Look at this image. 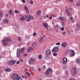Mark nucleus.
<instances>
[{
    "mask_svg": "<svg viewBox=\"0 0 80 80\" xmlns=\"http://www.w3.org/2000/svg\"><path fill=\"white\" fill-rule=\"evenodd\" d=\"M25 50V48H22L20 50V49H18L17 50V53H22L23 51Z\"/></svg>",
    "mask_w": 80,
    "mask_h": 80,
    "instance_id": "4",
    "label": "nucleus"
},
{
    "mask_svg": "<svg viewBox=\"0 0 80 80\" xmlns=\"http://www.w3.org/2000/svg\"><path fill=\"white\" fill-rule=\"evenodd\" d=\"M65 74L66 75H68L69 74V72L68 71H66L65 72Z\"/></svg>",
    "mask_w": 80,
    "mask_h": 80,
    "instance_id": "23",
    "label": "nucleus"
},
{
    "mask_svg": "<svg viewBox=\"0 0 80 80\" xmlns=\"http://www.w3.org/2000/svg\"><path fill=\"white\" fill-rule=\"evenodd\" d=\"M35 61V59L32 58L30 59L28 61V63L29 64H32L33 62Z\"/></svg>",
    "mask_w": 80,
    "mask_h": 80,
    "instance_id": "9",
    "label": "nucleus"
},
{
    "mask_svg": "<svg viewBox=\"0 0 80 80\" xmlns=\"http://www.w3.org/2000/svg\"><path fill=\"white\" fill-rule=\"evenodd\" d=\"M18 53H17V57H18V58H20V55Z\"/></svg>",
    "mask_w": 80,
    "mask_h": 80,
    "instance_id": "28",
    "label": "nucleus"
},
{
    "mask_svg": "<svg viewBox=\"0 0 80 80\" xmlns=\"http://www.w3.org/2000/svg\"><path fill=\"white\" fill-rule=\"evenodd\" d=\"M46 17H47V18H48V15H47Z\"/></svg>",
    "mask_w": 80,
    "mask_h": 80,
    "instance_id": "63",
    "label": "nucleus"
},
{
    "mask_svg": "<svg viewBox=\"0 0 80 80\" xmlns=\"http://www.w3.org/2000/svg\"><path fill=\"white\" fill-rule=\"evenodd\" d=\"M12 10H10L9 11V14L11 15V14H12Z\"/></svg>",
    "mask_w": 80,
    "mask_h": 80,
    "instance_id": "37",
    "label": "nucleus"
},
{
    "mask_svg": "<svg viewBox=\"0 0 80 80\" xmlns=\"http://www.w3.org/2000/svg\"><path fill=\"white\" fill-rule=\"evenodd\" d=\"M17 64H19V63H20V62L19 61H17Z\"/></svg>",
    "mask_w": 80,
    "mask_h": 80,
    "instance_id": "57",
    "label": "nucleus"
},
{
    "mask_svg": "<svg viewBox=\"0 0 80 80\" xmlns=\"http://www.w3.org/2000/svg\"><path fill=\"white\" fill-rule=\"evenodd\" d=\"M26 12L27 13H29V11L28 10V9L26 10Z\"/></svg>",
    "mask_w": 80,
    "mask_h": 80,
    "instance_id": "52",
    "label": "nucleus"
},
{
    "mask_svg": "<svg viewBox=\"0 0 80 80\" xmlns=\"http://www.w3.org/2000/svg\"><path fill=\"white\" fill-rule=\"evenodd\" d=\"M69 53H70V51H69V50L68 49L66 51V52L64 54L68 55V54H69Z\"/></svg>",
    "mask_w": 80,
    "mask_h": 80,
    "instance_id": "16",
    "label": "nucleus"
},
{
    "mask_svg": "<svg viewBox=\"0 0 80 80\" xmlns=\"http://www.w3.org/2000/svg\"><path fill=\"white\" fill-rule=\"evenodd\" d=\"M30 3L31 4H33V1L32 0H30Z\"/></svg>",
    "mask_w": 80,
    "mask_h": 80,
    "instance_id": "42",
    "label": "nucleus"
},
{
    "mask_svg": "<svg viewBox=\"0 0 80 80\" xmlns=\"http://www.w3.org/2000/svg\"><path fill=\"white\" fill-rule=\"evenodd\" d=\"M62 47H63L64 48V47H67V44H66V43H63L62 44Z\"/></svg>",
    "mask_w": 80,
    "mask_h": 80,
    "instance_id": "18",
    "label": "nucleus"
},
{
    "mask_svg": "<svg viewBox=\"0 0 80 80\" xmlns=\"http://www.w3.org/2000/svg\"><path fill=\"white\" fill-rule=\"evenodd\" d=\"M59 27V25L57 24L54 27V28H57V27Z\"/></svg>",
    "mask_w": 80,
    "mask_h": 80,
    "instance_id": "30",
    "label": "nucleus"
},
{
    "mask_svg": "<svg viewBox=\"0 0 80 80\" xmlns=\"http://www.w3.org/2000/svg\"><path fill=\"white\" fill-rule=\"evenodd\" d=\"M15 63H16V60L12 61L11 62V65H13V64H14Z\"/></svg>",
    "mask_w": 80,
    "mask_h": 80,
    "instance_id": "22",
    "label": "nucleus"
},
{
    "mask_svg": "<svg viewBox=\"0 0 80 80\" xmlns=\"http://www.w3.org/2000/svg\"><path fill=\"white\" fill-rule=\"evenodd\" d=\"M29 17L30 18V19H31V20H33L34 18L32 16H30Z\"/></svg>",
    "mask_w": 80,
    "mask_h": 80,
    "instance_id": "29",
    "label": "nucleus"
},
{
    "mask_svg": "<svg viewBox=\"0 0 80 80\" xmlns=\"http://www.w3.org/2000/svg\"><path fill=\"white\" fill-rule=\"evenodd\" d=\"M20 20L21 21H22V20H25V18H24L23 16H22V18H20Z\"/></svg>",
    "mask_w": 80,
    "mask_h": 80,
    "instance_id": "20",
    "label": "nucleus"
},
{
    "mask_svg": "<svg viewBox=\"0 0 80 80\" xmlns=\"http://www.w3.org/2000/svg\"><path fill=\"white\" fill-rule=\"evenodd\" d=\"M61 30H62V31H63V30H64V28L63 27L61 28Z\"/></svg>",
    "mask_w": 80,
    "mask_h": 80,
    "instance_id": "45",
    "label": "nucleus"
},
{
    "mask_svg": "<svg viewBox=\"0 0 80 80\" xmlns=\"http://www.w3.org/2000/svg\"><path fill=\"white\" fill-rule=\"evenodd\" d=\"M40 69H41V68H38V71H40Z\"/></svg>",
    "mask_w": 80,
    "mask_h": 80,
    "instance_id": "54",
    "label": "nucleus"
},
{
    "mask_svg": "<svg viewBox=\"0 0 80 80\" xmlns=\"http://www.w3.org/2000/svg\"><path fill=\"white\" fill-rule=\"evenodd\" d=\"M30 70H33V68H32V67H30Z\"/></svg>",
    "mask_w": 80,
    "mask_h": 80,
    "instance_id": "61",
    "label": "nucleus"
},
{
    "mask_svg": "<svg viewBox=\"0 0 80 80\" xmlns=\"http://www.w3.org/2000/svg\"><path fill=\"white\" fill-rule=\"evenodd\" d=\"M56 16V15L55 14H53L52 15V17H53V18L55 17Z\"/></svg>",
    "mask_w": 80,
    "mask_h": 80,
    "instance_id": "53",
    "label": "nucleus"
},
{
    "mask_svg": "<svg viewBox=\"0 0 80 80\" xmlns=\"http://www.w3.org/2000/svg\"><path fill=\"white\" fill-rule=\"evenodd\" d=\"M66 13H67V15L68 17H71V16H72V15L71 14L70 12L68 11V12H66Z\"/></svg>",
    "mask_w": 80,
    "mask_h": 80,
    "instance_id": "14",
    "label": "nucleus"
},
{
    "mask_svg": "<svg viewBox=\"0 0 80 80\" xmlns=\"http://www.w3.org/2000/svg\"><path fill=\"white\" fill-rule=\"evenodd\" d=\"M12 78L14 80H22V77L19 76L18 75L14 73L12 75Z\"/></svg>",
    "mask_w": 80,
    "mask_h": 80,
    "instance_id": "1",
    "label": "nucleus"
},
{
    "mask_svg": "<svg viewBox=\"0 0 80 80\" xmlns=\"http://www.w3.org/2000/svg\"><path fill=\"white\" fill-rule=\"evenodd\" d=\"M73 18L72 17H71V18H70V19L71 20H73Z\"/></svg>",
    "mask_w": 80,
    "mask_h": 80,
    "instance_id": "50",
    "label": "nucleus"
},
{
    "mask_svg": "<svg viewBox=\"0 0 80 80\" xmlns=\"http://www.w3.org/2000/svg\"><path fill=\"white\" fill-rule=\"evenodd\" d=\"M43 68H46V66H45V65H44V66H43Z\"/></svg>",
    "mask_w": 80,
    "mask_h": 80,
    "instance_id": "58",
    "label": "nucleus"
},
{
    "mask_svg": "<svg viewBox=\"0 0 80 80\" xmlns=\"http://www.w3.org/2000/svg\"><path fill=\"white\" fill-rule=\"evenodd\" d=\"M57 55V54L56 53H53V55L54 56H56V55Z\"/></svg>",
    "mask_w": 80,
    "mask_h": 80,
    "instance_id": "46",
    "label": "nucleus"
},
{
    "mask_svg": "<svg viewBox=\"0 0 80 80\" xmlns=\"http://www.w3.org/2000/svg\"><path fill=\"white\" fill-rule=\"evenodd\" d=\"M27 20L28 22H29V21L30 20V18L29 17L28 18H27Z\"/></svg>",
    "mask_w": 80,
    "mask_h": 80,
    "instance_id": "39",
    "label": "nucleus"
},
{
    "mask_svg": "<svg viewBox=\"0 0 80 80\" xmlns=\"http://www.w3.org/2000/svg\"><path fill=\"white\" fill-rule=\"evenodd\" d=\"M11 62L9 61L8 62V63L9 65H12V64H11Z\"/></svg>",
    "mask_w": 80,
    "mask_h": 80,
    "instance_id": "32",
    "label": "nucleus"
},
{
    "mask_svg": "<svg viewBox=\"0 0 80 80\" xmlns=\"http://www.w3.org/2000/svg\"><path fill=\"white\" fill-rule=\"evenodd\" d=\"M52 17H50L49 18V19H50V20H51V19H52Z\"/></svg>",
    "mask_w": 80,
    "mask_h": 80,
    "instance_id": "60",
    "label": "nucleus"
},
{
    "mask_svg": "<svg viewBox=\"0 0 80 80\" xmlns=\"http://www.w3.org/2000/svg\"><path fill=\"white\" fill-rule=\"evenodd\" d=\"M76 68L74 67L72 68V75H75V73H76Z\"/></svg>",
    "mask_w": 80,
    "mask_h": 80,
    "instance_id": "6",
    "label": "nucleus"
},
{
    "mask_svg": "<svg viewBox=\"0 0 80 80\" xmlns=\"http://www.w3.org/2000/svg\"><path fill=\"white\" fill-rule=\"evenodd\" d=\"M67 63V59L65 58H63L62 59V63L63 64H66Z\"/></svg>",
    "mask_w": 80,
    "mask_h": 80,
    "instance_id": "8",
    "label": "nucleus"
},
{
    "mask_svg": "<svg viewBox=\"0 0 80 80\" xmlns=\"http://www.w3.org/2000/svg\"><path fill=\"white\" fill-rule=\"evenodd\" d=\"M6 72H10V69L8 68L7 69H6Z\"/></svg>",
    "mask_w": 80,
    "mask_h": 80,
    "instance_id": "27",
    "label": "nucleus"
},
{
    "mask_svg": "<svg viewBox=\"0 0 80 80\" xmlns=\"http://www.w3.org/2000/svg\"><path fill=\"white\" fill-rule=\"evenodd\" d=\"M62 25L63 27H64V26H65V23H64V22L62 23Z\"/></svg>",
    "mask_w": 80,
    "mask_h": 80,
    "instance_id": "49",
    "label": "nucleus"
},
{
    "mask_svg": "<svg viewBox=\"0 0 80 80\" xmlns=\"http://www.w3.org/2000/svg\"><path fill=\"white\" fill-rule=\"evenodd\" d=\"M43 37H42L39 40V42L40 43H42V42H43Z\"/></svg>",
    "mask_w": 80,
    "mask_h": 80,
    "instance_id": "13",
    "label": "nucleus"
},
{
    "mask_svg": "<svg viewBox=\"0 0 80 80\" xmlns=\"http://www.w3.org/2000/svg\"><path fill=\"white\" fill-rule=\"evenodd\" d=\"M36 35H37V33L36 32L34 33L33 34V36L35 37V36H36Z\"/></svg>",
    "mask_w": 80,
    "mask_h": 80,
    "instance_id": "41",
    "label": "nucleus"
},
{
    "mask_svg": "<svg viewBox=\"0 0 80 80\" xmlns=\"http://www.w3.org/2000/svg\"><path fill=\"white\" fill-rule=\"evenodd\" d=\"M45 58H46V59H48V56H46L45 57Z\"/></svg>",
    "mask_w": 80,
    "mask_h": 80,
    "instance_id": "59",
    "label": "nucleus"
},
{
    "mask_svg": "<svg viewBox=\"0 0 80 80\" xmlns=\"http://www.w3.org/2000/svg\"><path fill=\"white\" fill-rule=\"evenodd\" d=\"M26 75H30V73H29L28 72H26Z\"/></svg>",
    "mask_w": 80,
    "mask_h": 80,
    "instance_id": "31",
    "label": "nucleus"
},
{
    "mask_svg": "<svg viewBox=\"0 0 80 80\" xmlns=\"http://www.w3.org/2000/svg\"><path fill=\"white\" fill-rule=\"evenodd\" d=\"M59 50V48L57 47H54L53 49L52 50V52H57Z\"/></svg>",
    "mask_w": 80,
    "mask_h": 80,
    "instance_id": "5",
    "label": "nucleus"
},
{
    "mask_svg": "<svg viewBox=\"0 0 80 80\" xmlns=\"http://www.w3.org/2000/svg\"><path fill=\"white\" fill-rule=\"evenodd\" d=\"M24 9L26 10H28V7H27V6L25 5L24 6Z\"/></svg>",
    "mask_w": 80,
    "mask_h": 80,
    "instance_id": "33",
    "label": "nucleus"
},
{
    "mask_svg": "<svg viewBox=\"0 0 80 80\" xmlns=\"http://www.w3.org/2000/svg\"><path fill=\"white\" fill-rule=\"evenodd\" d=\"M28 39H30V37H28Z\"/></svg>",
    "mask_w": 80,
    "mask_h": 80,
    "instance_id": "64",
    "label": "nucleus"
},
{
    "mask_svg": "<svg viewBox=\"0 0 80 80\" xmlns=\"http://www.w3.org/2000/svg\"><path fill=\"white\" fill-rule=\"evenodd\" d=\"M71 56L73 57V56L75 55V51H74V50H71Z\"/></svg>",
    "mask_w": 80,
    "mask_h": 80,
    "instance_id": "12",
    "label": "nucleus"
},
{
    "mask_svg": "<svg viewBox=\"0 0 80 80\" xmlns=\"http://www.w3.org/2000/svg\"><path fill=\"white\" fill-rule=\"evenodd\" d=\"M37 45V43L36 42H34L32 44V46L33 48L35 47H36V46Z\"/></svg>",
    "mask_w": 80,
    "mask_h": 80,
    "instance_id": "21",
    "label": "nucleus"
},
{
    "mask_svg": "<svg viewBox=\"0 0 80 80\" xmlns=\"http://www.w3.org/2000/svg\"><path fill=\"white\" fill-rule=\"evenodd\" d=\"M22 3H25V0H22Z\"/></svg>",
    "mask_w": 80,
    "mask_h": 80,
    "instance_id": "51",
    "label": "nucleus"
},
{
    "mask_svg": "<svg viewBox=\"0 0 80 80\" xmlns=\"http://www.w3.org/2000/svg\"><path fill=\"white\" fill-rule=\"evenodd\" d=\"M15 13H18V11L17 10H16L14 11Z\"/></svg>",
    "mask_w": 80,
    "mask_h": 80,
    "instance_id": "38",
    "label": "nucleus"
},
{
    "mask_svg": "<svg viewBox=\"0 0 80 80\" xmlns=\"http://www.w3.org/2000/svg\"><path fill=\"white\" fill-rule=\"evenodd\" d=\"M52 72V69L51 68H49L47 69L46 72H45V74L46 75H49V73H51Z\"/></svg>",
    "mask_w": 80,
    "mask_h": 80,
    "instance_id": "3",
    "label": "nucleus"
},
{
    "mask_svg": "<svg viewBox=\"0 0 80 80\" xmlns=\"http://www.w3.org/2000/svg\"><path fill=\"white\" fill-rule=\"evenodd\" d=\"M30 16L29 15H27L26 16V18H29L30 17Z\"/></svg>",
    "mask_w": 80,
    "mask_h": 80,
    "instance_id": "48",
    "label": "nucleus"
},
{
    "mask_svg": "<svg viewBox=\"0 0 80 80\" xmlns=\"http://www.w3.org/2000/svg\"><path fill=\"white\" fill-rule=\"evenodd\" d=\"M18 41H21V40H22V39H21V38L19 36L18 37Z\"/></svg>",
    "mask_w": 80,
    "mask_h": 80,
    "instance_id": "34",
    "label": "nucleus"
},
{
    "mask_svg": "<svg viewBox=\"0 0 80 80\" xmlns=\"http://www.w3.org/2000/svg\"><path fill=\"white\" fill-rule=\"evenodd\" d=\"M60 20H62V21L64 20H65V18H62L61 17H59L58 18Z\"/></svg>",
    "mask_w": 80,
    "mask_h": 80,
    "instance_id": "19",
    "label": "nucleus"
},
{
    "mask_svg": "<svg viewBox=\"0 0 80 80\" xmlns=\"http://www.w3.org/2000/svg\"><path fill=\"white\" fill-rule=\"evenodd\" d=\"M3 16V14L2 12H0V17H2Z\"/></svg>",
    "mask_w": 80,
    "mask_h": 80,
    "instance_id": "26",
    "label": "nucleus"
},
{
    "mask_svg": "<svg viewBox=\"0 0 80 80\" xmlns=\"http://www.w3.org/2000/svg\"><path fill=\"white\" fill-rule=\"evenodd\" d=\"M23 57H26V56H27V54L25 53L23 54Z\"/></svg>",
    "mask_w": 80,
    "mask_h": 80,
    "instance_id": "44",
    "label": "nucleus"
},
{
    "mask_svg": "<svg viewBox=\"0 0 80 80\" xmlns=\"http://www.w3.org/2000/svg\"><path fill=\"white\" fill-rule=\"evenodd\" d=\"M38 58L39 59H41L42 58V55H40L38 56Z\"/></svg>",
    "mask_w": 80,
    "mask_h": 80,
    "instance_id": "36",
    "label": "nucleus"
},
{
    "mask_svg": "<svg viewBox=\"0 0 80 80\" xmlns=\"http://www.w3.org/2000/svg\"><path fill=\"white\" fill-rule=\"evenodd\" d=\"M56 45H60V43L58 42V43H56Z\"/></svg>",
    "mask_w": 80,
    "mask_h": 80,
    "instance_id": "43",
    "label": "nucleus"
},
{
    "mask_svg": "<svg viewBox=\"0 0 80 80\" xmlns=\"http://www.w3.org/2000/svg\"><path fill=\"white\" fill-rule=\"evenodd\" d=\"M19 61L20 62H23V59H21V58L19 59Z\"/></svg>",
    "mask_w": 80,
    "mask_h": 80,
    "instance_id": "47",
    "label": "nucleus"
},
{
    "mask_svg": "<svg viewBox=\"0 0 80 80\" xmlns=\"http://www.w3.org/2000/svg\"><path fill=\"white\" fill-rule=\"evenodd\" d=\"M65 10H66L65 11V12H66V13L67 12H68V8H65Z\"/></svg>",
    "mask_w": 80,
    "mask_h": 80,
    "instance_id": "35",
    "label": "nucleus"
},
{
    "mask_svg": "<svg viewBox=\"0 0 80 80\" xmlns=\"http://www.w3.org/2000/svg\"><path fill=\"white\" fill-rule=\"evenodd\" d=\"M3 22L4 23H8L9 21H7V19H5L3 20Z\"/></svg>",
    "mask_w": 80,
    "mask_h": 80,
    "instance_id": "25",
    "label": "nucleus"
},
{
    "mask_svg": "<svg viewBox=\"0 0 80 80\" xmlns=\"http://www.w3.org/2000/svg\"><path fill=\"white\" fill-rule=\"evenodd\" d=\"M77 6H80V3H79V2H78L77 3Z\"/></svg>",
    "mask_w": 80,
    "mask_h": 80,
    "instance_id": "40",
    "label": "nucleus"
},
{
    "mask_svg": "<svg viewBox=\"0 0 80 80\" xmlns=\"http://www.w3.org/2000/svg\"><path fill=\"white\" fill-rule=\"evenodd\" d=\"M65 33H66V32H62V35H65Z\"/></svg>",
    "mask_w": 80,
    "mask_h": 80,
    "instance_id": "55",
    "label": "nucleus"
},
{
    "mask_svg": "<svg viewBox=\"0 0 80 80\" xmlns=\"http://www.w3.org/2000/svg\"><path fill=\"white\" fill-rule=\"evenodd\" d=\"M80 30V24H77V28L76 29V31H79Z\"/></svg>",
    "mask_w": 80,
    "mask_h": 80,
    "instance_id": "11",
    "label": "nucleus"
},
{
    "mask_svg": "<svg viewBox=\"0 0 80 80\" xmlns=\"http://www.w3.org/2000/svg\"><path fill=\"white\" fill-rule=\"evenodd\" d=\"M69 10H72V8H69Z\"/></svg>",
    "mask_w": 80,
    "mask_h": 80,
    "instance_id": "62",
    "label": "nucleus"
},
{
    "mask_svg": "<svg viewBox=\"0 0 80 80\" xmlns=\"http://www.w3.org/2000/svg\"><path fill=\"white\" fill-rule=\"evenodd\" d=\"M41 13V11L38 10L37 11L36 14L37 16H39V15H40V14Z\"/></svg>",
    "mask_w": 80,
    "mask_h": 80,
    "instance_id": "15",
    "label": "nucleus"
},
{
    "mask_svg": "<svg viewBox=\"0 0 80 80\" xmlns=\"http://www.w3.org/2000/svg\"><path fill=\"white\" fill-rule=\"evenodd\" d=\"M31 50H33V48L32 47H29L28 48V52H29Z\"/></svg>",
    "mask_w": 80,
    "mask_h": 80,
    "instance_id": "17",
    "label": "nucleus"
},
{
    "mask_svg": "<svg viewBox=\"0 0 80 80\" xmlns=\"http://www.w3.org/2000/svg\"><path fill=\"white\" fill-rule=\"evenodd\" d=\"M43 25L44 26V27L46 28V29H48V24L45 23H42Z\"/></svg>",
    "mask_w": 80,
    "mask_h": 80,
    "instance_id": "10",
    "label": "nucleus"
},
{
    "mask_svg": "<svg viewBox=\"0 0 80 80\" xmlns=\"http://www.w3.org/2000/svg\"><path fill=\"white\" fill-rule=\"evenodd\" d=\"M76 62L77 63H78H78H80V61L78 59H76Z\"/></svg>",
    "mask_w": 80,
    "mask_h": 80,
    "instance_id": "24",
    "label": "nucleus"
},
{
    "mask_svg": "<svg viewBox=\"0 0 80 80\" xmlns=\"http://www.w3.org/2000/svg\"><path fill=\"white\" fill-rule=\"evenodd\" d=\"M12 40L11 39L8 38H6L5 39V40H3L2 41V43L3 45L4 46H7V44L8 42H11Z\"/></svg>",
    "mask_w": 80,
    "mask_h": 80,
    "instance_id": "2",
    "label": "nucleus"
},
{
    "mask_svg": "<svg viewBox=\"0 0 80 80\" xmlns=\"http://www.w3.org/2000/svg\"><path fill=\"white\" fill-rule=\"evenodd\" d=\"M72 23H74L75 22V20H71Z\"/></svg>",
    "mask_w": 80,
    "mask_h": 80,
    "instance_id": "56",
    "label": "nucleus"
},
{
    "mask_svg": "<svg viewBox=\"0 0 80 80\" xmlns=\"http://www.w3.org/2000/svg\"><path fill=\"white\" fill-rule=\"evenodd\" d=\"M46 53L47 55L50 56L52 53L51 52V51L50 49H48L46 51Z\"/></svg>",
    "mask_w": 80,
    "mask_h": 80,
    "instance_id": "7",
    "label": "nucleus"
}]
</instances>
